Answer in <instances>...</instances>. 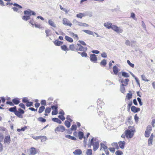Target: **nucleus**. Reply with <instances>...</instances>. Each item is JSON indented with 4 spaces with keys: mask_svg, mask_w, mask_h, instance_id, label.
<instances>
[{
    "mask_svg": "<svg viewBox=\"0 0 155 155\" xmlns=\"http://www.w3.org/2000/svg\"><path fill=\"white\" fill-rule=\"evenodd\" d=\"M76 45L74 46V45H70L69 46V48L70 50L73 51H76Z\"/></svg>",
    "mask_w": 155,
    "mask_h": 155,
    "instance_id": "obj_29",
    "label": "nucleus"
},
{
    "mask_svg": "<svg viewBox=\"0 0 155 155\" xmlns=\"http://www.w3.org/2000/svg\"><path fill=\"white\" fill-rule=\"evenodd\" d=\"M119 81H120V82L122 83V84H124V85L126 86L128 84V82L129 81V79L127 78L125 79L124 80L120 79Z\"/></svg>",
    "mask_w": 155,
    "mask_h": 155,
    "instance_id": "obj_14",
    "label": "nucleus"
},
{
    "mask_svg": "<svg viewBox=\"0 0 155 155\" xmlns=\"http://www.w3.org/2000/svg\"><path fill=\"white\" fill-rule=\"evenodd\" d=\"M101 149L103 148L104 150L107 149V147L105 146L104 144L101 143L100 144Z\"/></svg>",
    "mask_w": 155,
    "mask_h": 155,
    "instance_id": "obj_41",
    "label": "nucleus"
},
{
    "mask_svg": "<svg viewBox=\"0 0 155 155\" xmlns=\"http://www.w3.org/2000/svg\"><path fill=\"white\" fill-rule=\"evenodd\" d=\"M42 138H43V139L45 140L44 141L46 140L47 139V138L46 137L44 136H37V137H34V139L36 140H38V139H41V142H42L43 139H42Z\"/></svg>",
    "mask_w": 155,
    "mask_h": 155,
    "instance_id": "obj_15",
    "label": "nucleus"
},
{
    "mask_svg": "<svg viewBox=\"0 0 155 155\" xmlns=\"http://www.w3.org/2000/svg\"><path fill=\"white\" fill-rule=\"evenodd\" d=\"M65 130V128L64 126L59 125L54 130L55 133H57L58 132H63Z\"/></svg>",
    "mask_w": 155,
    "mask_h": 155,
    "instance_id": "obj_8",
    "label": "nucleus"
},
{
    "mask_svg": "<svg viewBox=\"0 0 155 155\" xmlns=\"http://www.w3.org/2000/svg\"><path fill=\"white\" fill-rule=\"evenodd\" d=\"M51 111V109L50 107H46L45 112L46 113H49Z\"/></svg>",
    "mask_w": 155,
    "mask_h": 155,
    "instance_id": "obj_47",
    "label": "nucleus"
},
{
    "mask_svg": "<svg viewBox=\"0 0 155 155\" xmlns=\"http://www.w3.org/2000/svg\"><path fill=\"white\" fill-rule=\"evenodd\" d=\"M34 25H35V27L36 28H38L40 29H41V28H43L41 26V25L40 24H37L35 23Z\"/></svg>",
    "mask_w": 155,
    "mask_h": 155,
    "instance_id": "obj_50",
    "label": "nucleus"
},
{
    "mask_svg": "<svg viewBox=\"0 0 155 155\" xmlns=\"http://www.w3.org/2000/svg\"><path fill=\"white\" fill-rule=\"evenodd\" d=\"M10 141V137L9 135L5 137L4 140V142L5 143L9 144Z\"/></svg>",
    "mask_w": 155,
    "mask_h": 155,
    "instance_id": "obj_16",
    "label": "nucleus"
},
{
    "mask_svg": "<svg viewBox=\"0 0 155 155\" xmlns=\"http://www.w3.org/2000/svg\"><path fill=\"white\" fill-rule=\"evenodd\" d=\"M48 23L50 26L53 27L54 28H56V26L54 22L51 19L49 20L48 21Z\"/></svg>",
    "mask_w": 155,
    "mask_h": 155,
    "instance_id": "obj_20",
    "label": "nucleus"
},
{
    "mask_svg": "<svg viewBox=\"0 0 155 155\" xmlns=\"http://www.w3.org/2000/svg\"><path fill=\"white\" fill-rule=\"evenodd\" d=\"M136 45V42L134 41H132L130 42V45L133 47L134 46Z\"/></svg>",
    "mask_w": 155,
    "mask_h": 155,
    "instance_id": "obj_56",
    "label": "nucleus"
},
{
    "mask_svg": "<svg viewBox=\"0 0 155 155\" xmlns=\"http://www.w3.org/2000/svg\"><path fill=\"white\" fill-rule=\"evenodd\" d=\"M90 60L92 62H95L97 61V56L94 54H91L90 55Z\"/></svg>",
    "mask_w": 155,
    "mask_h": 155,
    "instance_id": "obj_10",
    "label": "nucleus"
},
{
    "mask_svg": "<svg viewBox=\"0 0 155 155\" xmlns=\"http://www.w3.org/2000/svg\"><path fill=\"white\" fill-rule=\"evenodd\" d=\"M45 109V107L43 106H41L40 107L38 110V112L39 113H41Z\"/></svg>",
    "mask_w": 155,
    "mask_h": 155,
    "instance_id": "obj_33",
    "label": "nucleus"
},
{
    "mask_svg": "<svg viewBox=\"0 0 155 155\" xmlns=\"http://www.w3.org/2000/svg\"><path fill=\"white\" fill-rule=\"evenodd\" d=\"M63 24L65 25L71 27L72 24L68 19L66 18H64L63 19Z\"/></svg>",
    "mask_w": 155,
    "mask_h": 155,
    "instance_id": "obj_9",
    "label": "nucleus"
},
{
    "mask_svg": "<svg viewBox=\"0 0 155 155\" xmlns=\"http://www.w3.org/2000/svg\"><path fill=\"white\" fill-rule=\"evenodd\" d=\"M126 134V137L127 138H132L134 135V130H127L125 131Z\"/></svg>",
    "mask_w": 155,
    "mask_h": 155,
    "instance_id": "obj_2",
    "label": "nucleus"
},
{
    "mask_svg": "<svg viewBox=\"0 0 155 155\" xmlns=\"http://www.w3.org/2000/svg\"><path fill=\"white\" fill-rule=\"evenodd\" d=\"M111 29L118 33H122L123 31V29L121 28L118 27L115 25H113Z\"/></svg>",
    "mask_w": 155,
    "mask_h": 155,
    "instance_id": "obj_4",
    "label": "nucleus"
},
{
    "mask_svg": "<svg viewBox=\"0 0 155 155\" xmlns=\"http://www.w3.org/2000/svg\"><path fill=\"white\" fill-rule=\"evenodd\" d=\"M153 139L149 138L148 141V143L149 146L152 145Z\"/></svg>",
    "mask_w": 155,
    "mask_h": 155,
    "instance_id": "obj_44",
    "label": "nucleus"
},
{
    "mask_svg": "<svg viewBox=\"0 0 155 155\" xmlns=\"http://www.w3.org/2000/svg\"><path fill=\"white\" fill-rule=\"evenodd\" d=\"M24 13L25 15L22 16V19L26 21L30 19V17L31 16V13L28 10L25 11H24Z\"/></svg>",
    "mask_w": 155,
    "mask_h": 155,
    "instance_id": "obj_3",
    "label": "nucleus"
},
{
    "mask_svg": "<svg viewBox=\"0 0 155 155\" xmlns=\"http://www.w3.org/2000/svg\"><path fill=\"white\" fill-rule=\"evenodd\" d=\"M101 56L104 58H106L107 57V55L105 52H104L101 54Z\"/></svg>",
    "mask_w": 155,
    "mask_h": 155,
    "instance_id": "obj_57",
    "label": "nucleus"
},
{
    "mask_svg": "<svg viewBox=\"0 0 155 155\" xmlns=\"http://www.w3.org/2000/svg\"><path fill=\"white\" fill-rule=\"evenodd\" d=\"M152 130V127L151 126H148L146 128L145 133V136L146 137H148L150 136V131Z\"/></svg>",
    "mask_w": 155,
    "mask_h": 155,
    "instance_id": "obj_6",
    "label": "nucleus"
},
{
    "mask_svg": "<svg viewBox=\"0 0 155 155\" xmlns=\"http://www.w3.org/2000/svg\"><path fill=\"white\" fill-rule=\"evenodd\" d=\"M91 142L92 146H93L94 151L96 150L99 147V143L98 141H96V138L94 139L93 137L91 140Z\"/></svg>",
    "mask_w": 155,
    "mask_h": 155,
    "instance_id": "obj_1",
    "label": "nucleus"
},
{
    "mask_svg": "<svg viewBox=\"0 0 155 155\" xmlns=\"http://www.w3.org/2000/svg\"><path fill=\"white\" fill-rule=\"evenodd\" d=\"M112 25V24L109 22L105 23L104 24V26L108 29L111 28Z\"/></svg>",
    "mask_w": 155,
    "mask_h": 155,
    "instance_id": "obj_13",
    "label": "nucleus"
},
{
    "mask_svg": "<svg viewBox=\"0 0 155 155\" xmlns=\"http://www.w3.org/2000/svg\"><path fill=\"white\" fill-rule=\"evenodd\" d=\"M28 98L27 97H24L22 99V102L24 103H27L28 102Z\"/></svg>",
    "mask_w": 155,
    "mask_h": 155,
    "instance_id": "obj_59",
    "label": "nucleus"
},
{
    "mask_svg": "<svg viewBox=\"0 0 155 155\" xmlns=\"http://www.w3.org/2000/svg\"><path fill=\"white\" fill-rule=\"evenodd\" d=\"M71 130H76L77 126L76 125L74 124L72 125L71 128Z\"/></svg>",
    "mask_w": 155,
    "mask_h": 155,
    "instance_id": "obj_48",
    "label": "nucleus"
},
{
    "mask_svg": "<svg viewBox=\"0 0 155 155\" xmlns=\"http://www.w3.org/2000/svg\"><path fill=\"white\" fill-rule=\"evenodd\" d=\"M82 151L80 149H76L73 152L74 155H80L82 153Z\"/></svg>",
    "mask_w": 155,
    "mask_h": 155,
    "instance_id": "obj_17",
    "label": "nucleus"
},
{
    "mask_svg": "<svg viewBox=\"0 0 155 155\" xmlns=\"http://www.w3.org/2000/svg\"><path fill=\"white\" fill-rule=\"evenodd\" d=\"M125 43L127 45L130 46V42L128 40H126Z\"/></svg>",
    "mask_w": 155,
    "mask_h": 155,
    "instance_id": "obj_61",
    "label": "nucleus"
},
{
    "mask_svg": "<svg viewBox=\"0 0 155 155\" xmlns=\"http://www.w3.org/2000/svg\"><path fill=\"white\" fill-rule=\"evenodd\" d=\"M60 7L61 9L65 12L66 14H68L69 12V10H67L65 8H63L61 5H60Z\"/></svg>",
    "mask_w": 155,
    "mask_h": 155,
    "instance_id": "obj_38",
    "label": "nucleus"
},
{
    "mask_svg": "<svg viewBox=\"0 0 155 155\" xmlns=\"http://www.w3.org/2000/svg\"><path fill=\"white\" fill-rule=\"evenodd\" d=\"M127 62L129 65L130 67H132V68H134V64H133L131 63L129 60H127Z\"/></svg>",
    "mask_w": 155,
    "mask_h": 155,
    "instance_id": "obj_46",
    "label": "nucleus"
},
{
    "mask_svg": "<svg viewBox=\"0 0 155 155\" xmlns=\"http://www.w3.org/2000/svg\"><path fill=\"white\" fill-rule=\"evenodd\" d=\"M106 64V60L105 59H104L100 63V65L101 66L103 65L105 66Z\"/></svg>",
    "mask_w": 155,
    "mask_h": 155,
    "instance_id": "obj_34",
    "label": "nucleus"
},
{
    "mask_svg": "<svg viewBox=\"0 0 155 155\" xmlns=\"http://www.w3.org/2000/svg\"><path fill=\"white\" fill-rule=\"evenodd\" d=\"M52 120L54 122L58 123V124H61V121L59 119L57 118H52Z\"/></svg>",
    "mask_w": 155,
    "mask_h": 155,
    "instance_id": "obj_27",
    "label": "nucleus"
},
{
    "mask_svg": "<svg viewBox=\"0 0 155 155\" xmlns=\"http://www.w3.org/2000/svg\"><path fill=\"white\" fill-rule=\"evenodd\" d=\"M125 86L124 84H122L120 85V91L123 93H124L125 91V88L124 87Z\"/></svg>",
    "mask_w": 155,
    "mask_h": 155,
    "instance_id": "obj_23",
    "label": "nucleus"
},
{
    "mask_svg": "<svg viewBox=\"0 0 155 155\" xmlns=\"http://www.w3.org/2000/svg\"><path fill=\"white\" fill-rule=\"evenodd\" d=\"M113 71L115 74H117L118 72L117 67L116 66H114L113 68Z\"/></svg>",
    "mask_w": 155,
    "mask_h": 155,
    "instance_id": "obj_24",
    "label": "nucleus"
},
{
    "mask_svg": "<svg viewBox=\"0 0 155 155\" xmlns=\"http://www.w3.org/2000/svg\"><path fill=\"white\" fill-rule=\"evenodd\" d=\"M65 39L66 40L70 42H72L73 41V39L71 37L67 36L66 35L65 36Z\"/></svg>",
    "mask_w": 155,
    "mask_h": 155,
    "instance_id": "obj_30",
    "label": "nucleus"
},
{
    "mask_svg": "<svg viewBox=\"0 0 155 155\" xmlns=\"http://www.w3.org/2000/svg\"><path fill=\"white\" fill-rule=\"evenodd\" d=\"M33 102L28 101L26 104V105L27 107H31L32 105Z\"/></svg>",
    "mask_w": 155,
    "mask_h": 155,
    "instance_id": "obj_51",
    "label": "nucleus"
},
{
    "mask_svg": "<svg viewBox=\"0 0 155 155\" xmlns=\"http://www.w3.org/2000/svg\"><path fill=\"white\" fill-rule=\"evenodd\" d=\"M76 51H85L87 50V48H84L83 47L81 44H78L76 45Z\"/></svg>",
    "mask_w": 155,
    "mask_h": 155,
    "instance_id": "obj_5",
    "label": "nucleus"
},
{
    "mask_svg": "<svg viewBox=\"0 0 155 155\" xmlns=\"http://www.w3.org/2000/svg\"><path fill=\"white\" fill-rule=\"evenodd\" d=\"M12 101L13 103L16 105L20 103V101L17 97L13 99L12 100Z\"/></svg>",
    "mask_w": 155,
    "mask_h": 155,
    "instance_id": "obj_21",
    "label": "nucleus"
},
{
    "mask_svg": "<svg viewBox=\"0 0 155 155\" xmlns=\"http://www.w3.org/2000/svg\"><path fill=\"white\" fill-rule=\"evenodd\" d=\"M72 22L73 24L75 25H78V26H81V25H82V22L78 21L76 19H74Z\"/></svg>",
    "mask_w": 155,
    "mask_h": 155,
    "instance_id": "obj_18",
    "label": "nucleus"
},
{
    "mask_svg": "<svg viewBox=\"0 0 155 155\" xmlns=\"http://www.w3.org/2000/svg\"><path fill=\"white\" fill-rule=\"evenodd\" d=\"M18 112L21 114H23L24 113V110L21 109V108H19L18 109Z\"/></svg>",
    "mask_w": 155,
    "mask_h": 155,
    "instance_id": "obj_64",
    "label": "nucleus"
},
{
    "mask_svg": "<svg viewBox=\"0 0 155 155\" xmlns=\"http://www.w3.org/2000/svg\"><path fill=\"white\" fill-rule=\"evenodd\" d=\"M132 94L131 93L130 94L129 93L127 94L126 97L128 100H130L132 98Z\"/></svg>",
    "mask_w": 155,
    "mask_h": 155,
    "instance_id": "obj_42",
    "label": "nucleus"
},
{
    "mask_svg": "<svg viewBox=\"0 0 155 155\" xmlns=\"http://www.w3.org/2000/svg\"><path fill=\"white\" fill-rule=\"evenodd\" d=\"M115 154L117 155H122L123 154V153L121 151L117 150Z\"/></svg>",
    "mask_w": 155,
    "mask_h": 155,
    "instance_id": "obj_49",
    "label": "nucleus"
},
{
    "mask_svg": "<svg viewBox=\"0 0 155 155\" xmlns=\"http://www.w3.org/2000/svg\"><path fill=\"white\" fill-rule=\"evenodd\" d=\"M15 115H16L18 117L20 118H22V115H21V114L19 112H18V111H16L15 112Z\"/></svg>",
    "mask_w": 155,
    "mask_h": 155,
    "instance_id": "obj_35",
    "label": "nucleus"
},
{
    "mask_svg": "<svg viewBox=\"0 0 155 155\" xmlns=\"http://www.w3.org/2000/svg\"><path fill=\"white\" fill-rule=\"evenodd\" d=\"M64 115H59L58 118L61 119L62 121H63L65 120V117L63 116Z\"/></svg>",
    "mask_w": 155,
    "mask_h": 155,
    "instance_id": "obj_55",
    "label": "nucleus"
},
{
    "mask_svg": "<svg viewBox=\"0 0 155 155\" xmlns=\"http://www.w3.org/2000/svg\"><path fill=\"white\" fill-rule=\"evenodd\" d=\"M38 121L41 122H45L46 121V120L45 119L43 118L42 117H40L38 118Z\"/></svg>",
    "mask_w": 155,
    "mask_h": 155,
    "instance_id": "obj_36",
    "label": "nucleus"
},
{
    "mask_svg": "<svg viewBox=\"0 0 155 155\" xmlns=\"http://www.w3.org/2000/svg\"><path fill=\"white\" fill-rule=\"evenodd\" d=\"M54 44L56 46H59L63 44V42L58 40H56L54 41Z\"/></svg>",
    "mask_w": 155,
    "mask_h": 155,
    "instance_id": "obj_22",
    "label": "nucleus"
},
{
    "mask_svg": "<svg viewBox=\"0 0 155 155\" xmlns=\"http://www.w3.org/2000/svg\"><path fill=\"white\" fill-rule=\"evenodd\" d=\"M64 124L68 128H69L71 126V122L68 120H65L64 122Z\"/></svg>",
    "mask_w": 155,
    "mask_h": 155,
    "instance_id": "obj_32",
    "label": "nucleus"
},
{
    "mask_svg": "<svg viewBox=\"0 0 155 155\" xmlns=\"http://www.w3.org/2000/svg\"><path fill=\"white\" fill-rule=\"evenodd\" d=\"M41 104L42 105H46V101L44 100H42L41 101Z\"/></svg>",
    "mask_w": 155,
    "mask_h": 155,
    "instance_id": "obj_60",
    "label": "nucleus"
},
{
    "mask_svg": "<svg viewBox=\"0 0 155 155\" xmlns=\"http://www.w3.org/2000/svg\"><path fill=\"white\" fill-rule=\"evenodd\" d=\"M112 145L114 147V148H116L117 149H119V147L117 143H114L112 144Z\"/></svg>",
    "mask_w": 155,
    "mask_h": 155,
    "instance_id": "obj_39",
    "label": "nucleus"
},
{
    "mask_svg": "<svg viewBox=\"0 0 155 155\" xmlns=\"http://www.w3.org/2000/svg\"><path fill=\"white\" fill-rule=\"evenodd\" d=\"M92 152V150L91 149H89L87 150L86 153L87 155H91Z\"/></svg>",
    "mask_w": 155,
    "mask_h": 155,
    "instance_id": "obj_37",
    "label": "nucleus"
},
{
    "mask_svg": "<svg viewBox=\"0 0 155 155\" xmlns=\"http://www.w3.org/2000/svg\"><path fill=\"white\" fill-rule=\"evenodd\" d=\"M61 48L62 50L64 51L68 50L67 46L65 45H63V46H61Z\"/></svg>",
    "mask_w": 155,
    "mask_h": 155,
    "instance_id": "obj_43",
    "label": "nucleus"
},
{
    "mask_svg": "<svg viewBox=\"0 0 155 155\" xmlns=\"http://www.w3.org/2000/svg\"><path fill=\"white\" fill-rule=\"evenodd\" d=\"M82 31L89 35H93V36H94V35H93V32L91 31L87 30H83Z\"/></svg>",
    "mask_w": 155,
    "mask_h": 155,
    "instance_id": "obj_26",
    "label": "nucleus"
},
{
    "mask_svg": "<svg viewBox=\"0 0 155 155\" xmlns=\"http://www.w3.org/2000/svg\"><path fill=\"white\" fill-rule=\"evenodd\" d=\"M78 134L79 139L81 140L83 137L84 133L82 132L79 131Z\"/></svg>",
    "mask_w": 155,
    "mask_h": 155,
    "instance_id": "obj_31",
    "label": "nucleus"
},
{
    "mask_svg": "<svg viewBox=\"0 0 155 155\" xmlns=\"http://www.w3.org/2000/svg\"><path fill=\"white\" fill-rule=\"evenodd\" d=\"M81 56L82 57H87V55L85 51H83V52H82L81 53Z\"/></svg>",
    "mask_w": 155,
    "mask_h": 155,
    "instance_id": "obj_52",
    "label": "nucleus"
},
{
    "mask_svg": "<svg viewBox=\"0 0 155 155\" xmlns=\"http://www.w3.org/2000/svg\"><path fill=\"white\" fill-rule=\"evenodd\" d=\"M65 137L68 138L72 140H76V138L73 136H72L69 135H65Z\"/></svg>",
    "mask_w": 155,
    "mask_h": 155,
    "instance_id": "obj_25",
    "label": "nucleus"
},
{
    "mask_svg": "<svg viewBox=\"0 0 155 155\" xmlns=\"http://www.w3.org/2000/svg\"><path fill=\"white\" fill-rule=\"evenodd\" d=\"M66 119L70 121V122H71L72 121V120L71 118V116L69 115H68L66 118Z\"/></svg>",
    "mask_w": 155,
    "mask_h": 155,
    "instance_id": "obj_62",
    "label": "nucleus"
},
{
    "mask_svg": "<svg viewBox=\"0 0 155 155\" xmlns=\"http://www.w3.org/2000/svg\"><path fill=\"white\" fill-rule=\"evenodd\" d=\"M13 5L15 7H13L12 9L14 10V11L18 12V13H21V11H20L19 8H22V7L21 6L18 5L17 3H14L13 4Z\"/></svg>",
    "mask_w": 155,
    "mask_h": 155,
    "instance_id": "obj_7",
    "label": "nucleus"
},
{
    "mask_svg": "<svg viewBox=\"0 0 155 155\" xmlns=\"http://www.w3.org/2000/svg\"><path fill=\"white\" fill-rule=\"evenodd\" d=\"M77 17L79 18H82V17L84 16L82 13H80L77 15Z\"/></svg>",
    "mask_w": 155,
    "mask_h": 155,
    "instance_id": "obj_54",
    "label": "nucleus"
},
{
    "mask_svg": "<svg viewBox=\"0 0 155 155\" xmlns=\"http://www.w3.org/2000/svg\"><path fill=\"white\" fill-rule=\"evenodd\" d=\"M137 100L140 105V106L142 105L143 103L141 101V99L139 97H137Z\"/></svg>",
    "mask_w": 155,
    "mask_h": 155,
    "instance_id": "obj_53",
    "label": "nucleus"
},
{
    "mask_svg": "<svg viewBox=\"0 0 155 155\" xmlns=\"http://www.w3.org/2000/svg\"><path fill=\"white\" fill-rule=\"evenodd\" d=\"M6 103L7 104H9L10 106H13L14 105L13 103L12 102H11V101H7L6 102Z\"/></svg>",
    "mask_w": 155,
    "mask_h": 155,
    "instance_id": "obj_63",
    "label": "nucleus"
},
{
    "mask_svg": "<svg viewBox=\"0 0 155 155\" xmlns=\"http://www.w3.org/2000/svg\"><path fill=\"white\" fill-rule=\"evenodd\" d=\"M9 110L10 112H14L15 113V112L17 111L16 107L14 106L13 107H12L9 108Z\"/></svg>",
    "mask_w": 155,
    "mask_h": 155,
    "instance_id": "obj_28",
    "label": "nucleus"
},
{
    "mask_svg": "<svg viewBox=\"0 0 155 155\" xmlns=\"http://www.w3.org/2000/svg\"><path fill=\"white\" fill-rule=\"evenodd\" d=\"M141 77L142 80L146 81H149V80H148L147 79H146V77H145L144 75H141Z\"/></svg>",
    "mask_w": 155,
    "mask_h": 155,
    "instance_id": "obj_45",
    "label": "nucleus"
},
{
    "mask_svg": "<svg viewBox=\"0 0 155 155\" xmlns=\"http://www.w3.org/2000/svg\"><path fill=\"white\" fill-rule=\"evenodd\" d=\"M131 110L134 113L138 112L140 110V108L134 106L131 107Z\"/></svg>",
    "mask_w": 155,
    "mask_h": 155,
    "instance_id": "obj_11",
    "label": "nucleus"
},
{
    "mask_svg": "<svg viewBox=\"0 0 155 155\" xmlns=\"http://www.w3.org/2000/svg\"><path fill=\"white\" fill-rule=\"evenodd\" d=\"M122 74L123 76L126 78H128L130 76L128 74L125 72H122Z\"/></svg>",
    "mask_w": 155,
    "mask_h": 155,
    "instance_id": "obj_40",
    "label": "nucleus"
},
{
    "mask_svg": "<svg viewBox=\"0 0 155 155\" xmlns=\"http://www.w3.org/2000/svg\"><path fill=\"white\" fill-rule=\"evenodd\" d=\"M30 155H35L37 153L36 149L34 147H31L29 150Z\"/></svg>",
    "mask_w": 155,
    "mask_h": 155,
    "instance_id": "obj_12",
    "label": "nucleus"
},
{
    "mask_svg": "<svg viewBox=\"0 0 155 155\" xmlns=\"http://www.w3.org/2000/svg\"><path fill=\"white\" fill-rule=\"evenodd\" d=\"M19 106L24 109H25V105L23 103H20L19 104Z\"/></svg>",
    "mask_w": 155,
    "mask_h": 155,
    "instance_id": "obj_58",
    "label": "nucleus"
},
{
    "mask_svg": "<svg viewBox=\"0 0 155 155\" xmlns=\"http://www.w3.org/2000/svg\"><path fill=\"white\" fill-rule=\"evenodd\" d=\"M118 144L120 148L123 149L124 148L125 143L124 141H120L118 142Z\"/></svg>",
    "mask_w": 155,
    "mask_h": 155,
    "instance_id": "obj_19",
    "label": "nucleus"
}]
</instances>
